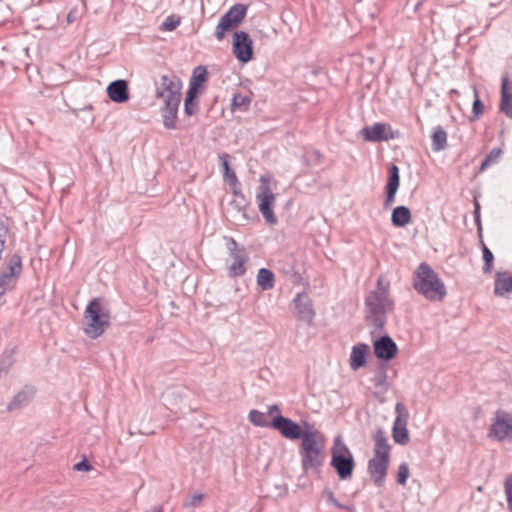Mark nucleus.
Masks as SVG:
<instances>
[{"label":"nucleus","instance_id":"nucleus-10","mask_svg":"<svg viewBox=\"0 0 512 512\" xmlns=\"http://www.w3.org/2000/svg\"><path fill=\"white\" fill-rule=\"evenodd\" d=\"M488 437L499 442L512 441V413L497 410L490 425Z\"/></svg>","mask_w":512,"mask_h":512},{"label":"nucleus","instance_id":"nucleus-7","mask_svg":"<svg viewBox=\"0 0 512 512\" xmlns=\"http://www.w3.org/2000/svg\"><path fill=\"white\" fill-rule=\"evenodd\" d=\"M305 429L293 421L290 418L283 416L282 414L274 415L271 420V428L277 430L284 438L289 440H303L305 434L314 431V427L304 422Z\"/></svg>","mask_w":512,"mask_h":512},{"label":"nucleus","instance_id":"nucleus-12","mask_svg":"<svg viewBox=\"0 0 512 512\" xmlns=\"http://www.w3.org/2000/svg\"><path fill=\"white\" fill-rule=\"evenodd\" d=\"M232 48L235 57L242 63H247L253 58V42L247 32L234 33Z\"/></svg>","mask_w":512,"mask_h":512},{"label":"nucleus","instance_id":"nucleus-54","mask_svg":"<svg viewBox=\"0 0 512 512\" xmlns=\"http://www.w3.org/2000/svg\"><path fill=\"white\" fill-rule=\"evenodd\" d=\"M340 509H345V510H348L350 512H354L355 511V506L354 505H344L343 504V507H339Z\"/></svg>","mask_w":512,"mask_h":512},{"label":"nucleus","instance_id":"nucleus-56","mask_svg":"<svg viewBox=\"0 0 512 512\" xmlns=\"http://www.w3.org/2000/svg\"><path fill=\"white\" fill-rule=\"evenodd\" d=\"M314 154H315V156H316L317 158H319V157H320V153H319L318 151H315V152H314Z\"/></svg>","mask_w":512,"mask_h":512},{"label":"nucleus","instance_id":"nucleus-39","mask_svg":"<svg viewBox=\"0 0 512 512\" xmlns=\"http://www.w3.org/2000/svg\"><path fill=\"white\" fill-rule=\"evenodd\" d=\"M229 186L231 187L232 193L234 194V196L236 198H241V202H239L237 204L238 210L241 211V210L245 209V207L247 206V202H246V199H245L243 193L241 192V188H240L241 184H240L239 180L236 181L235 185H229Z\"/></svg>","mask_w":512,"mask_h":512},{"label":"nucleus","instance_id":"nucleus-42","mask_svg":"<svg viewBox=\"0 0 512 512\" xmlns=\"http://www.w3.org/2000/svg\"><path fill=\"white\" fill-rule=\"evenodd\" d=\"M280 266V270L287 276H289L293 281H297L300 278L299 273L296 271L293 263H287L281 266V263H278Z\"/></svg>","mask_w":512,"mask_h":512},{"label":"nucleus","instance_id":"nucleus-18","mask_svg":"<svg viewBox=\"0 0 512 512\" xmlns=\"http://www.w3.org/2000/svg\"><path fill=\"white\" fill-rule=\"evenodd\" d=\"M500 111L512 119V81L502 77Z\"/></svg>","mask_w":512,"mask_h":512},{"label":"nucleus","instance_id":"nucleus-23","mask_svg":"<svg viewBox=\"0 0 512 512\" xmlns=\"http://www.w3.org/2000/svg\"><path fill=\"white\" fill-rule=\"evenodd\" d=\"M368 346L366 344H357L353 346L350 354V367L352 370H358L366 362V353Z\"/></svg>","mask_w":512,"mask_h":512},{"label":"nucleus","instance_id":"nucleus-32","mask_svg":"<svg viewBox=\"0 0 512 512\" xmlns=\"http://www.w3.org/2000/svg\"><path fill=\"white\" fill-rule=\"evenodd\" d=\"M395 412L397 414L395 421L393 423V427L401 428V427H407L409 413L406 409V407L398 402L395 406Z\"/></svg>","mask_w":512,"mask_h":512},{"label":"nucleus","instance_id":"nucleus-2","mask_svg":"<svg viewBox=\"0 0 512 512\" xmlns=\"http://www.w3.org/2000/svg\"><path fill=\"white\" fill-rule=\"evenodd\" d=\"M366 318L375 331H381L387 320V313L393 310L394 302L389 295V283L378 278L377 287L365 298Z\"/></svg>","mask_w":512,"mask_h":512},{"label":"nucleus","instance_id":"nucleus-50","mask_svg":"<svg viewBox=\"0 0 512 512\" xmlns=\"http://www.w3.org/2000/svg\"><path fill=\"white\" fill-rule=\"evenodd\" d=\"M386 198L384 200V208H389L395 201V196L397 192L385 190Z\"/></svg>","mask_w":512,"mask_h":512},{"label":"nucleus","instance_id":"nucleus-44","mask_svg":"<svg viewBox=\"0 0 512 512\" xmlns=\"http://www.w3.org/2000/svg\"><path fill=\"white\" fill-rule=\"evenodd\" d=\"M409 476V467L407 463L403 462L398 467L397 482L400 485H405Z\"/></svg>","mask_w":512,"mask_h":512},{"label":"nucleus","instance_id":"nucleus-59","mask_svg":"<svg viewBox=\"0 0 512 512\" xmlns=\"http://www.w3.org/2000/svg\"><path fill=\"white\" fill-rule=\"evenodd\" d=\"M154 512H161V511H160V510H156V511H154Z\"/></svg>","mask_w":512,"mask_h":512},{"label":"nucleus","instance_id":"nucleus-25","mask_svg":"<svg viewBox=\"0 0 512 512\" xmlns=\"http://www.w3.org/2000/svg\"><path fill=\"white\" fill-rule=\"evenodd\" d=\"M257 285L263 290L267 291L274 287L275 276L274 273L267 268H260L256 276Z\"/></svg>","mask_w":512,"mask_h":512},{"label":"nucleus","instance_id":"nucleus-48","mask_svg":"<svg viewBox=\"0 0 512 512\" xmlns=\"http://www.w3.org/2000/svg\"><path fill=\"white\" fill-rule=\"evenodd\" d=\"M203 498L204 495L202 493H196L190 498L189 502L186 503V506L197 507L200 505Z\"/></svg>","mask_w":512,"mask_h":512},{"label":"nucleus","instance_id":"nucleus-36","mask_svg":"<svg viewBox=\"0 0 512 512\" xmlns=\"http://www.w3.org/2000/svg\"><path fill=\"white\" fill-rule=\"evenodd\" d=\"M393 440L400 445H406L409 442V432L407 427H392Z\"/></svg>","mask_w":512,"mask_h":512},{"label":"nucleus","instance_id":"nucleus-27","mask_svg":"<svg viewBox=\"0 0 512 512\" xmlns=\"http://www.w3.org/2000/svg\"><path fill=\"white\" fill-rule=\"evenodd\" d=\"M198 91L188 88L184 100V112L188 116L195 115L198 111L199 105L197 101Z\"/></svg>","mask_w":512,"mask_h":512},{"label":"nucleus","instance_id":"nucleus-30","mask_svg":"<svg viewBox=\"0 0 512 512\" xmlns=\"http://www.w3.org/2000/svg\"><path fill=\"white\" fill-rule=\"evenodd\" d=\"M22 271V259L19 255L14 254L9 260L7 271H5L2 275L8 276L10 280H15V278Z\"/></svg>","mask_w":512,"mask_h":512},{"label":"nucleus","instance_id":"nucleus-33","mask_svg":"<svg viewBox=\"0 0 512 512\" xmlns=\"http://www.w3.org/2000/svg\"><path fill=\"white\" fill-rule=\"evenodd\" d=\"M227 158H228L227 154H223L220 156V160H221V164H222V168H223V178H224V181L228 185H235L238 178H237L235 172L230 169L229 162H228Z\"/></svg>","mask_w":512,"mask_h":512},{"label":"nucleus","instance_id":"nucleus-38","mask_svg":"<svg viewBox=\"0 0 512 512\" xmlns=\"http://www.w3.org/2000/svg\"><path fill=\"white\" fill-rule=\"evenodd\" d=\"M483 260H484V266H483V272L484 273H490L492 270V263L494 260V255L491 252V250L483 244Z\"/></svg>","mask_w":512,"mask_h":512},{"label":"nucleus","instance_id":"nucleus-28","mask_svg":"<svg viewBox=\"0 0 512 512\" xmlns=\"http://www.w3.org/2000/svg\"><path fill=\"white\" fill-rule=\"evenodd\" d=\"M207 81V69L204 66H197L192 74L189 88L195 91Z\"/></svg>","mask_w":512,"mask_h":512},{"label":"nucleus","instance_id":"nucleus-16","mask_svg":"<svg viewBox=\"0 0 512 512\" xmlns=\"http://www.w3.org/2000/svg\"><path fill=\"white\" fill-rule=\"evenodd\" d=\"M106 92L110 100L118 104L125 103L130 98L128 82L124 79L112 81Z\"/></svg>","mask_w":512,"mask_h":512},{"label":"nucleus","instance_id":"nucleus-40","mask_svg":"<svg viewBox=\"0 0 512 512\" xmlns=\"http://www.w3.org/2000/svg\"><path fill=\"white\" fill-rule=\"evenodd\" d=\"M504 492L507 500V507L512 512V473L509 474L504 482Z\"/></svg>","mask_w":512,"mask_h":512},{"label":"nucleus","instance_id":"nucleus-4","mask_svg":"<svg viewBox=\"0 0 512 512\" xmlns=\"http://www.w3.org/2000/svg\"><path fill=\"white\" fill-rule=\"evenodd\" d=\"M110 325V311L100 298H94L87 305L84 312V333L96 339L101 336Z\"/></svg>","mask_w":512,"mask_h":512},{"label":"nucleus","instance_id":"nucleus-5","mask_svg":"<svg viewBox=\"0 0 512 512\" xmlns=\"http://www.w3.org/2000/svg\"><path fill=\"white\" fill-rule=\"evenodd\" d=\"M321 435L318 430L305 434V438L300 443L299 454L304 472L314 470L320 472V467L324 463L323 444L319 442Z\"/></svg>","mask_w":512,"mask_h":512},{"label":"nucleus","instance_id":"nucleus-55","mask_svg":"<svg viewBox=\"0 0 512 512\" xmlns=\"http://www.w3.org/2000/svg\"><path fill=\"white\" fill-rule=\"evenodd\" d=\"M239 202H241V198H238V200H237V199H235V200L233 201V203H235L236 205H237Z\"/></svg>","mask_w":512,"mask_h":512},{"label":"nucleus","instance_id":"nucleus-58","mask_svg":"<svg viewBox=\"0 0 512 512\" xmlns=\"http://www.w3.org/2000/svg\"><path fill=\"white\" fill-rule=\"evenodd\" d=\"M67 19L70 21L72 20V17H70V14L67 16Z\"/></svg>","mask_w":512,"mask_h":512},{"label":"nucleus","instance_id":"nucleus-49","mask_svg":"<svg viewBox=\"0 0 512 512\" xmlns=\"http://www.w3.org/2000/svg\"><path fill=\"white\" fill-rule=\"evenodd\" d=\"M92 466L86 459H83L74 465V470L76 471H90Z\"/></svg>","mask_w":512,"mask_h":512},{"label":"nucleus","instance_id":"nucleus-8","mask_svg":"<svg viewBox=\"0 0 512 512\" xmlns=\"http://www.w3.org/2000/svg\"><path fill=\"white\" fill-rule=\"evenodd\" d=\"M256 199L259 211L266 223L269 225H276L278 220L273 211L275 195L269 186V179L265 176L261 177V185L257 190Z\"/></svg>","mask_w":512,"mask_h":512},{"label":"nucleus","instance_id":"nucleus-15","mask_svg":"<svg viewBox=\"0 0 512 512\" xmlns=\"http://www.w3.org/2000/svg\"><path fill=\"white\" fill-rule=\"evenodd\" d=\"M373 348L375 356L386 361L393 359L398 352L396 343L388 335L381 336L375 340Z\"/></svg>","mask_w":512,"mask_h":512},{"label":"nucleus","instance_id":"nucleus-9","mask_svg":"<svg viewBox=\"0 0 512 512\" xmlns=\"http://www.w3.org/2000/svg\"><path fill=\"white\" fill-rule=\"evenodd\" d=\"M247 8L244 4L233 5L224 15L221 16L215 29V37L218 41L223 40L225 33L236 28L245 18Z\"/></svg>","mask_w":512,"mask_h":512},{"label":"nucleus","instance_id":"nucleus-37","mask_svg":"<svg viewBox=\"0 0 512 512\" xmlns=\"http://www.w3.org/2000/svg\"><path fill=\"white\" fill-rule=\"evenodd\" d=\"M473 92H474L475 99L473 102L472 116L470 117V121H474V120L478 119L484 110V105H483L482 101L479 99L478 91L475 87L473 89Z\"/></svg>","mask_w":512,"mask_h":512},{"label":"nucleus","instance_id":"nucleus-29","mask_svg":"<svg viewBox=\"0 0 512 512\" xmlns=\"http://www.w3.org/2000/svg\"><path fill=\"white\" fill-rule=\"evenodd\" d=\"M32 395H33L32 390H22V391L18 392L13 397L11 402L8 404L7 409L9 411H12V410L19 409V408L23 407L24 405H26L29 402Z\"/></svg>","mask_w":512,"mask_h":512},{"label":"nucleus","instance_id":"nucleus-19","mask_svg":"<svg viewBox=\"0 0 512 512\" xmlns=\"http://www.w3.org/2000/svg\"><path fill=\"white\" fill-rule=\"evenodd\" d=\"M374 450L373 456L376 457H385L390 459V450L391 446L388 443L387 436L382 429L376 430L374 436Z\"/></svg>","mask_w":512,"mask_h":512},{"label":"nucleus","instance_id":"nucleus-31","mask_svg":"<svg viewBox=\"0 0 512 512\" xmlns=\"http://www.w3.org/2000/svg\"><path fill=\"white\" fill-rule=\"evenodd\" d=\"M400 185L399 168L393 164L389 168L388 179L385 185V190L397 192Z\"/></svg>","mask_w":512,"mask_h":512},{"label":"nucleus","instance_id":"nucleus-17","mask_svg":"<svg viewBox=\"0 0 512 512\" xmlns=\"http://www.w3.org/2000/svg\"><path fill=\"white\" fill-rule=\"evenodd\" d=\"M295 309L300 320L305 322H312L315 312L312 307V302L308 295L299 293L294 299Z\"/></svg>","mask_w":512,"mask_h":512},{"label":"nucleus","instance_id":"nucleus-1","mask_svg":"<svg viewBox=\"0 0 512 512\" xmlns=\"http://www.w3.org/2000/svg\"><path fill=\"white\" fill-rule=\"evenodd\" d=\"M155 96L163 101L161 113L163 125L167 129L176 128L178 108L181 102L182 83L176 75H162L156 82Z\"/></svg>","mask_w":512,"mask_h":512},{"label":"nucleus","instance_id":"nucleus-24","mask_svg":"<svg viewBox=\"0 0 512 512\" xmlns=\"http://www.w3.org/2000/svg\"><path fill=\"white\" fill-rule=\"evenodd\" d=\"M371 382L381 393H386L389 390L390 383L388 381L387 370L384 365L377 367L373 377L371 378Z\"/></svg>","mask_w":512,"mask_h":512},{"label":"nucleus","instance_id":"nucleus-52","mask_svg":"<svg viewBox=\"0 0 512 512\" xmlns=\"http://www.w3.org/2000/svg\"><path fill=\"white\" fill-rule=\"evenodd\" d=\"M268 414L269 415H277V414H281L280 413V407L277 405V404H273L271 406L268 407Z\"/></svg>","mask_w":512,"mask_h":512},{"label":"nucleus","instance_id":"nucleus-53","mask_svg":"<svg viewBox=\"0 0 512 512\" xmlns=\"http://www.w3.org/2000/svg\"><path fill=\"white\" fill-rule=\"evenodd\" d=\"M490 165H492L486 158L483 160L480 166V172L486 170Z\"/></svg>","mask_w":512,"mask_h":512},{"label":"nucleus","instance_id":"nucleus-46","mask_svg":"<svg viewBox=\"0 0 512 512\" xmlns=\"http://www.w3.org/2000/svg\"><path fill=\"white\" fill-rule=\"evenodd\" d=\"M502 155V149L493 148L488 155L485 157L491 164L497 163Z\"/></svg>","mask_w":512,"mask_h":512},{"label":"nucleus","instance_id":"nucleus-20","mask_svg":"<svg viewBox=\"0 0 512 512\" xmlns=\"http://www.w3.org/2000/svg\"><path fill=\"white\" fill-rule=\"evenodd\" d=\"M512 293V276L508 272H497L494 282V294L499 297Z\"/></svg>","mask_w":512,"mask_h":512},{"label":"nucleus","instance_id":"nucleus-26","mask_svg":"<svg viewBox=\"0 0 512 512\" xmlns=\"http://www.w3.org/2000/svg\"><path fill=\"white\" fill-rule=\"evenodd\" d=\"M431 147L434 152L442 151L447 146V133L442 126H437L431 136Z\"/></svg>","mask_w":512,"mask_h":512},{"label":"nucleus","instance_id":"nucleus-3","mask_svg":"<svg viewBox=\"0 0 512 512\" xmlns=\"http://www.w3.org/2000/svg\"><path fill=\"white\" fill-rule=\"evenodd\" d=\"M413 288L429 301H442L446 294L444 282L438 274L425 262L421 263L415 271Z\"/></svg>","mask_w":512,"mask_h":512},{"label":"nucleus","instance_id":"nucleus-57","mask_svg":"<svg viewBox=\"0 0 512 512\" xmlns=\"http://www.w3.org/2000/svg\"><path fill=\"white\" fill-rule=\"evenodd\" d=\"M67 19L70 21L72 20V17H70V14L67 16Z\"/></svg>","mask_w":512,"mask_h":512},{"label":"nucleus","instance_id":"nucleus-6","mask_svg":"<svg viewBox=\"0 0 512 512\" xmlns=\"http://www.w3.org/2000/svg\"><path fill=\"white\" fill-rule=\"evenodd\" d=\"M331 454L330 465L335 469L339 479H351L355 467V460L351 450L342 441L340 436L335 438Z\"/></svg>","mask_w":512,"mask_h":512},{"label":"nucleus","instance_id":"nucleus-22","mask_svg":"<svg viewBox=\"0 0 512 512\" xmlns=\"http://www.w3.org/2000/svg\"><path fill=\"white\" fill-rule=\"evenodd\" d=\"M391 222L395 227H405L411 222L410 209L404 205L397 206L391 214Z\"/></svg>","mask_w":512,"mask_h":512},{"label":"nucleus","instance_id":"nucleus-35","mask_svg":"<svg viewBox=\"0 0 512 512\" xmlns=\"http://www.w3.org/2000/svg\"><path fill=\"white\" fill-rule=\"evenodd\" d=\"M249 421L257 427H271V421L266 414L258 410H251L248 414Z\"/></svg>","mask_w":512,"mask_h":512},{"label":"nucleus","instance_id":"nucleus-14","mask_svg":"<svg viewBox=\"0 0 512 512\" xmlns=\"http://www.w3.org/2000/svg\"><path fill=\"white\" fill-rule=\"evenodd\" d=\"M390 459H387L385 457H376L373 456L368 461V473L370 474L371 478L373 479V482L375 486L382 487L385 482V478L387 475L388 467H389Z\"/></svg>","mask_w":512,"mask_h":512},{"label":"nucleus","instance_id":"nucleus-11","mask_svg":"<svg viewBox=\"0 0 512 512\" xmlns=\"http://www.w3.org/2000/svg\"><path fill=\"white\" fill-rule=\"evenodd\" d=\"M226 248L233 260L228 267L229 276H243L246 273L245 264L248 261V255L245 248L243 246H239L238 243L231 237L226 238Z\"/></svg>","mask_w":512,"mask_h":512},{"label":"nucleus","instance_id":"nucleus-47","mask_svg":"<svg viewBox=\"0 0 512 512\" xmlns=\"http://www.w3.org/2000/svg\"><path fill=\"white\" fill-rule=\"evenodd\" d=\"M324 495L327 498V501L334 505L335 507H343V504H341L335 497L331 490L326 489L324 490Z\"/></svg>","mask_w":512,"mask_h":512},{"label":"nucleus","instance_id":"nucleus-13","mask_svg":"<svg viewBox=\"0 0 512 512\" xmlns=\"http://www.w3.org/2000/svg\"><path fill=\"white\" fill-rule=\"evenodd\" d=\"M360 133L363 139L369 142H383L395 138L394 131L386 123H375L372 126H365Z\"/></svg>","mask_w":512,"mask_h":512},{"label":"nucleus","instance_id":"nucleus-51","mask_svg":"<svg viewBox=\"0 0 512 512\" xmlns=\"http://www.w3.org/2000/svg\"><path fill=\"white\" fill-rule=\"evenodd\" d=\"M474 220L480 227V204L476 198H474Z\"/></svg>","mask_w":512,"mask_h":512},{"label":"nucleus","instance_id":"nucleus-21","mask_svg":"<svg viewBox=\"0 0 512 512\" xmlns=\"http://www.w3.org/2000/svg\"><path fill=\"white\" fill-rule=\"evenodd\" d=\"M184 388L168 387L162 394V400L165 406L173 410L184 398Z\"/></svg>","mask_w":512,"mask_h":512},{"label":"nucleus","instance_id":"nucleus-41","mask_svg":"<svg viewBox=\"0 0 512 512\" xmlns=\"http://www.w3.org/2000/svg\"><path fill=\"white\" fill-rule=\"evenodd\" d=\"M13 362L14 359L12 352L3 353V355L0 358V373H7Z\"/></svg>","mask_w":512,"mask_h":512},{"label":"nucleus","instance_id":"nucleus-43","mask_svg":"<svg viewBox=\"0 0 512 512\" xmlns=\"http://www.w3.org/2000/svg\"><path fill=\"white\" fill-rule=\"evenodd\" d=\"M16 280H10L8 276L1 275L0 276V297L5 295V293L11 289H13Z\"/></svg>","mask_w":512,"mask_h":512},{"label":"nucleus","instance_id":"nucleus-45","mask_svg":"<svg viewBox=\"0 0 512 512\" xmlns=\"http://www.w3.org/2000/svg\"><path fill=\"white\" fill-rule=\"evenodd\" d=\"M180 24L179 19H175L174 17H167L165 21L161 25L162 30L166 31H172L177 28V26Z\"/></svg>","mask_w":512,"mask_h":512},{"label":"nucleus","instance_id":"nucleus-34","mask_svg":"<svg viewBox=\"0 0 512 512\" xmlns=\"http://www.w3.org/2000/svg\"><path fill=\"white\" fill-rule=\"evenodd\" d=\"M251 99L242 94V93H235L232 102H231V109L232 111H246L249 108Z\"/></svg>","mask_w":512,"mask_h":512}]
</instances>
